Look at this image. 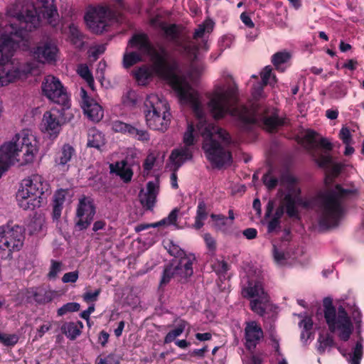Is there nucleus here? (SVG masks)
<instances>
[{
    "label": "nucleus",
    "mask_w": 364,
    "mask_h": 364,
    "mask_svg": "<svg viewBox=\"0 0 364 364\" xmlns=\"http://www.w3.org/2000/svg\"><path fill=\"white\" fill-rule=\"evenodd\" d=\"M178 209L174 208L168 215V217L162 219L161 220L158 222V225L159 226L167 225H173L176 223L177 218H178Z\"/></svg>",
    "instance_id": "3c124183"
},
{
    "label": "nucleus",
    "mask_w": 364,
    "mask_h": 364,
    "mask_svg": "<svg viewBox=\"0 0 364 364\" xmlns=\"http://www.w3.org/2000/svg\"><path fill=\"white\" fill-rule=\"evenodd\" d=\"M132 47L137 48L141 53L149 54L152 65L151 67L143 66L135 73L136 80L145 84L154 74L166 80L177 93L180 102L191 106L199 122L197 129L204 139L203 149L207 159L213 166L220 168L230 165L231 154L217 141L220 139L224 145L230 143L229 134L222 128L208 123L204 119V111L198 93L189 85L186 77L177 75L175 65L168 61V53L162 46L154 48L145 34H135L129 40Z\"/></svg>",
    "instance_id": "f257e3e1"
},
{
    "label": "nucleus",
    "mask_w": 364,
    "mask_h": 364,
    "mask_svg": "<svg viewBox=\"0 0 364 364\" xmlns=\"http://www.w3.org/2000/svg\"><path fill=\"white\" fill-rule=\"evenodd\" d=\"M176 328L170 331L164 338L165 343L173 342L176 338L181 336L188 325V322L183 319H177L175 321Z\"/></svg>",
    "instance_id": "c85d7f7f"
},
{
    "label": "nucleus",
    "mask_w": 364,
    "mask_h": 364,
    "mask_svg": "<svg viewBox=\"0 0 364 364\" xmlns=\"http://www.w3.org/2000/svg\"><path fill=\"white\" fill-rule=\"evenodd\" d=\"M79 277L77 271L70 272L65 273L62 277V282L63 283H75Z\"/></svg>",
    "instance_id": "4d7b16f0"
},
{
    "label": "nucleus",
    "mask_w": 364,
    "mask_h": 364,
    "mask_svg": "<svg viewBox=\"0 0 364 364\" xmlns=\"http://www.w3.org/2000/svg\"><path fill=\"white\" fill-rule=\"evenodd\" d=\"M263 337V330L257 321H251L245 322L244 339L245 346L248 350L253 351Z\"/></svg>",
    "instance_id": "dca6fc26"
},
{
    "label": "nucleus",
    "mask_w": 364,
    "mask_h": 364,
    "mask_svg": "<svg viewBox=\"0 0 364 364\" xmlns=\"http://www.w3.org/2000/svg\"><path fill=\"white\" fill-rule=\"evenodd\" d=\"M213 28V23L211 21H205L203 24L198 26L196 29L193 38L198 39L202 38L205 32H210Z\"/></svg>",
    "instance_id": "e433bc0d"
},
{
    "label": "nucleus",
    "mask_w": 364,
    "mask_h": 364,
    "mask_svg": "<svg viewBox=\"0 0 364 364\" xmlns=\"http://www.w3.org/2000/svg\"><path fill=\"white\" fill-rule=\"evenodd\" d=\"M183 51L192 59L193 62L191 65V70L189 73L190 77L194 78L196 76L201 74L205 67L203 64H198L194 62L197 60L198 46L193 41H188L181 45Z\"/></svg>",
    "instance_id": "aec40b11"
},
{
    "label": "nucleus",
    "mask_w": 364,
    "mask_h": 364,
    "mask_svg": "<svg viewBox=\"0 0 364 364\" xmlns=\"http://www.w3.org/2000/svg\"><path fill=\"white\" fill-rule=\"evenodd\" d=\"M318 165L321 167H326L332 163V159L329 155H321L317 160Z\"/></svg>",
    "instance_id": "338daca9"
},
{
    "label": "nucleus",
    "mask_w": 364,
    "mask_h": 364,
    "mask_svg": "<svg viewBox=\"0 0 364 364\" xmlns=\"http://www.w3.org/2000/svg\"><path fill=\"white\" fill-rule=\"evenodd\" d=\"M363 355V346L360 341L356 343L353 354L350 355L351 364H359Z\"/></svg>",
    "instance_id": "de8ad7c7"
},
{
    "label": "nucleus",
    "mask_w": 364,
    "mask_h": 364,
    "mask_svg": "<svg viewBox=\"0 0 364 364\" xmlns=\"http://www.w3.org/2000/svg\"><path fill=\"white\" fill-rule=\"evenodd\" d=\"M42 91L43 95L50 101L69 108L68 94L58 77L53 75L46 76L42 82Z\"/></svg>",
    "instance_id": "1a4fd4ad"
},
{
    "label": "nucleus",
    "mask_w": 364,
    "mask_h": 364,
    "mask_svg": "<svg viewBox=\"0 0 364 364\" xmlns=\"http://www.w3.org/2000/svg\"><path fill=\"white\" fill-rule=\"evenodd\" d=\"M192 154L190 149L187 146H183L179 149H173L170 155V161L174 166L173 170L177 171L179 167L186 161L191 159Z\"/></svg>",
    "instance_id": "5701e85b"
},
{
    "label": "nucleus",
    "mask_w": 364,
    "mask_h": 364,
    "mask_svg": "<svg viewBox=\"0 0 364 364\" xmlns=\"http://www.w3.org/2000/svg\"><path fill=\"white\" fill-rule=\"evenodd\" d=\"M195 260L196 257L193 254H188V257H184L182 259H173L171 264L173 267L176 277L181 280L183 279H186L192 276L193 274L192 266Z\"/></svg>",
    "instance_id": "a211bd4d"
},
{
    "label": "nucleus",
    "mask_w": 364,
    "mask_h": 364,
    "mask_svg": "<svg viewBox=\"0 0 364 364\" xmlns=\"http://www.w3.org/2000/svg\"><path fill=\"white\" fill-rule=\"evenodd\" d=\"M129 46L131 48H133L132 46H130L129 43ZM134 48H136L137 50V51L126 53L124 55L123 64L125 68H129V67L132 66L133 65H134L135 63L141 61L142 60L143 55H149V54L141 53L137 48H136V47H134Z\"/></svg>",
    "instance_id": "2f4dec72"
},
{
    "label": "nucleus",
    "mask_w": 364,
    "mask_h": 364,
    "mask_svg": "<svg viewBox=\"0 0 364 364\" xmlns=\"http://www.w3.org/2000/svg\"><path fill=\"white\" fill-rule=\"evenodd\" d=\"M69 29L70 33V38L71 42L76 47H82L83 45L82 36L77 26H75L74 24H72L70 26Z\"/></svg>",
    "instance_id": "473e14b6"
},
{
    "label": "nucleus",
    "mask_w": 364,
    "mask_h": 364,
    "mask_svg": "<svg viewBox=\"0 0 364 364\" xmlns=\"http://www.w3.org/2000/svg\"><path fill=\"white\" fill-rule=\"evenodd\" d=\"M80 305L76 302H70L64 304L58 310V315L59 316H63L68 312L77 311L80 309Z\"/></svg>",
    "instance_id": "49530a36"
},
{
    "label": "nucleus",
    "mask_w": 364,
    "mask_h": 364,
    "mask_svg": "<svg viewBox=\"0 0 364 364\" xmlns=\"http://www.w3.org/2000/svg\"><path fill=\"white\" fill-rule=\"evenodd\" d=\"M45 224V217L41 213H35L28 224V230L30 234L40 232Z\"/></svg>",
    "instance_id": "7c9ffc66"
},
{
    "label": "nucleus",
    "mask_w": 364,
    "mask_h": 364,
    "mask_svg": "<svg viewBox=\"0 0 364 364\" xmlns=\"http://www.w3.org/2000/svg\"><path fill=\"white\" fill-rule=\"evenodd\" d=\"M43 17L48 22L55 26L58 21V13L54 4V0H41Z\"/></svg>",
    "instance_id": "b1692460"
},
{
    "label": "nucleus",
    "mask_w": 364,
    "mask_h": 364,
    "mask_svg": "<svg viewBox=\"0 0 364 364\" xmlns=\"http://www.w3.org/2000/svg\"><path fill=\"white\" fill-rule=\"evenodd\" d=\"M339 138L344 144H352L353 139L350 129L346 127H343L339 132Z\"/></svg>",
    "instance_id": "6e6d98bb"
},
{
    "label": "nucleus",
    "mask_w": 364,
    "mask_h": 364,
    "mask_svg": "<svg viewBox=\"0 0 364 364\" xmlns=\"http://www.w3.org/2000/svg\"><path fill=\"white\" fill-rule=\"evenodd\" d=\"M144 106L147 125L154 130H166L171 117L166 100L157 95L151 94L146 97Z\"/></svg>",
    "instance_id": "0eeeda50"
},
{
    "label": "nucleus",
    "mask_w": 364,
    "mask_h": 364,
    "mask_svg": "<svg viewBox=\"0 0 364 364\" xmlns=\"http://www.w3.org/2000/svg\"><path fill=\"white\" fill-rule=\"evenodd\" d=\"M49 183L39 174H33L24 178L16 193V200L23 210H33L40 207L42 196L49 191Z\"/></svg>",
    "instance_id": "39448f33"
},
{
    "label": "nucleus",
    "mask_w": 364,
    "mask_h": 364,
    "mask_svg": "<svg viewBox=\"0 0 364 364\" xmlns=\"http://www.w3.org/2000/svg\"><path fill=\"white\" fill-rule=\"evenodd\" d=\"M74 154V148L68 144H65L58 152L55 159V163L56 165L63 166L71 160Z\"/></svg>",
    "instance_id": "393cba45"
},
{
    "label": "nucleus",
    "mask_w": 364,
    "mask_h": 364,
    "mask_svg": "<svg viewBox=\"0 0 364 364\" xmlns=\"http://www.w3.org/2000/svg\"><path fill=\"white\" fill-rule=\"evenodd\" d=\"M287 173H284V174H287ZM284 175L282 174L281 176ZM281 178L280 177L279 180H278L277 178L272 176L269 173H266L262 177V181L264 184L267 186V188L269 190L274 188L278 184H279L281 186Z\"/></svg>",
    "instance_id": "c03bdc74"
},
{
    "label": "nucleus",
    "mask_w": 364,
    "mask_h": 364,
    "mask_svg": "<svg viewBox=\"0 0 364 364\" xmlns=\"http://www.w3.org/2000/svg\"><path fill=\"white\" fill-rule=\"evenodd\" d=\"M237 87H230L227 90L220 88L212 95L208 108L215 119L223 118L227 113L237 117L245 124L257 123L255 114L247 107L239 105L233 107L237 100Z\"/></svg>",
    "instance_id": "20e7f679"
},
{
    "label": "nucleus",
    "mask_w": 364,
    "mask_h": 364,
    "mask_svg": "<svg viewBox=\"0 0 364 364\" xmlns=\"http://www.w3.org/2000/svg\"><path fill=\"white\" fill-rule=\"evenodd\" d=\"M161 28L167 38L171 41L176 39L178 36V31L175 24L166 25V23H161Z\"/></svg>",
    "instance_id": "ea45409f"
},
{
    "label": "nucleus",
    "mask_w": 364,
    "mask_h": 364,
    "mask_svg": "<svg viewBox=\"0 0 364 364\" xmlns=\"http://www.w3.org/2000/svg\"><path fill=\"white\" fill-rule=\"evenodd\" d=\"M303 140L306 147L309 150L315 149L318 144L328 151L333 149L332 144L326 138H318V134L312 130L306 132Z\"/></svg>",
    "instance_id": "412c9836"
},
{
    "label": "nucleus",
    "mask_w": 364,
    "mask_h": 364,
    "mask_svg": "<svg viewBox=\"0 0 364 364\" xmlns=\"http://www.w3.org/2000/svg\"><path fill=\"white\" fill-rule=\"evenodd\" d=\"M32 296L35 301L39 304H45L50 302L55 296V292L44 289H36L33 291Z\"/></svg>",
    "instance_id": "cd10ccee"
},
{
    "label": "nucleus",
    "mask_w": 364,
    "mask_h": 364,
    "mask_svg": "<svg viewBox=\"0 0 364 364\" xmlns=\"http://www.w3.org/2000/svg\"><path fill=\"white\" fill-rule=\"evenodd\" d=\"M263 124L269 130L282 124V121L277 116L272 115L263 119Z\"/></svg>",
    "instance_id": "8fccbe9b"
},
{
    "label": "nucleus",
    "mask_w": 364,
    "mask_h": 364,
    "mask_svg": "<svg viewBox=\"0 0 364 364\" xmlns=\"http://www.w3.org/2000/svg\"><path fill=\"white\" fill-rule=\"evenodd\" d=\"M82 328V323L81 322H66L64 323L61 326L62 332L70 339L74 340L78 336Z\"/></svg>",
    "instance_id": "bb28decb"
},
{
    "label": "nucleus",
    "mask_w": 364,
    "mask_h": 364,
    "mask_svg": "<svg viewBox=\"0 0 364 364\" xmlns=\"http://www.w3.org/2000/svg\"><path fill=\"white\" fill-rule=\"evenodd\" d=\"M129 134L139 141H149V134L144 129H139L131 125L129 129Z\"/></svg>",
    "instance_id": "a19ab883"
},
{
    "label": "nucleus",
    "mask_w": 364,
    "mask_h": 364,
    "mask_svg": "<svg viewBox=\"0 0 364 364\" xmlns=\"http://www.w3.org/2000/svg\"><path fill=\"white\" fill-rule=\"evenodd\" d=\"M112 16L109 7L101 6L89 10L85 16V21L93 33H101L107 26V20Z\"/></svg>",
    "instance_id": "f8f14e48"
},
{
    "label": "nucleus",
    "mask_w": 364,
    "mask_h": 364,
    "mask_svg": "<svg viewBox=\"0 0 364 364\" xmlns=\"http://www.w3.org/2000/svg\"><path fill=\"white\" fill-rule=\"evenodd\" d=\"M272 68L270 66H266L261 72L260 75L262 78V83L267 85L268 83L270 85L277 82V78L274 75H272Z\"/></svg>",
    "instance_id": "4c0bfd02"
},
{
    "label": "nucleus",
    "mask_w": 364,
    "mask_h": 364,
    "mask_svg": "<svg viewBox=\"0 0 364 364\" xmlns=\"http://www.w3.org/2000/svg\"><path fill=\"white\" fill-rule=\"evenodd\" d=\"M38 141L31 131L23 129L0 146V177L16 162L26 165L33 161Z\"/></svg>",
    "instance_id": "7ed1b4c3"
},
{
    "label": "nucleus",
    "mask_w": 364,
    "mask_h": 364,
    "mask_svg": "<svg viewBox=\"0 0 364 364\" xmlns=\"http://www.w3.org/2000/svg\"><path fill=\"white\" fill-rule=\"evenodd\" d=\"M291 55L288 52H278L272 56V62L276 69L279 70L281 65L287 62Z\"/></svg>",
    "instance_id": "c9c22d12"
},
{
    "label": "nucleus",
    "mask_w": 364,
    "mask_h": 364,
    "mask_svg": "<svg viewBox=\"0 0 364 364\" xmlns=\"http://www.w3.org/2000/svg\"><path fill=\"white\" fill-rule=\"evenodd\" d=\"M166 249L168 253L174 257V259H182L184 257H188V254H186L178 245L174 244L173 242H170L167 246Z\"/></svg>",
    "instance_id": "f704fd0d"
},
{
    "label": "nucleus",
    "mask_w": 364,
    "mask_h": 364,
    "mask_svg": "<svg viewBox=\"0 0 364 364\" xmlns=\"http://www.w3.org/2000/svg\"><path fill=\"white\" fill-rule=\"evenodd\" d=\"M105 144V136L95 129L89 130L87 136V146L100 149Z\"/></svg>",
    "instance_id": "a878e982"
},
{
    "label": "nucleus",
    "mask_w": 364,
    "mask_h": 364,
    "mask_svg": "<svg viewBox=\"0 0 364 364\" xmlns=\"http://www.w3.org/2000/svg\"><path fill=\"white\" fill-rule=\"evenodd\" d=\"M194 127L192 124H188L187 130L183 135V142L186 144L185 146L193 145L194 143Z\"/></svg>",
    "instance_id": "864d4df0"
},
{
    "label": "nucleus",
    "mask_w": 364,
    "mask_h": 364,
    "mask_svg": "<svg viewBox=\"0 0 364 364\" xmlns=\"http://www.w3.org/2000/svg\"><path fill=\"white\" fill-rule=\"evenodd\" d=\"M63 264L60 261L52 259L50 261V267L48 273V277L50 279H55L58 274L63 270Z\"/></svg>",
    "instance_id": "79ce46f5"
},
{
    "label": "nucleus",
    "mask_w": 364,
    "mask_h": 364,
    "mask_svg": "<svg viewBox=\"0 0 364 364\" xmlns=\"http://www.w3.org/2000/svg\"><path fill=\"white\" fill-rule=\"evenodd\" d=\"M24 238V228L22 226L8 224L0 227V243L14 252L21 249Z\"/></svg>",
    "instance_id": "ddd939ff"
},
{
    "label": "nucleus",
    "mask_w": 364,
    "mask_h": 364,
    "mask_svg": "<svg viewBox=\"0 0 364 364\" xmlns=\"http://www.w3.org/2000/svg\"><path fill=\"white\" fill-rule=\"evenodd\" d=\"M100 292V289H97L93 292L87 291L82 295L83 300L86 302L95 301L97 299Z\"/></svg>",
    "instance_id": "bf43d9fd"
},
{
    "label": "nucleus",
    "mask_w": 364,
    "mask_h": 364,
    "mask_svg": "<svg viewBox=\"0 0 364 364\" xmlns=\"http://www.w3.org/2000/svg\"><path fill=\"white\" fill-rule=\"evenodd\" d=\"M14 251L7 246H4L3 243H0V258L2 259H10L12 257Z\"/></svg>",
    "instance_id": "0e129e2a"
},
{
    "label": "nucleus",
    "mask_w": 364,
    "mask_h": 364,
    "mask_svg": "<svg viewBox=\"0 0 364 364\" xmlns=\"http://www.w3.org/2000/svg\"><path fill=\"white\" fill-rule=\"evenodd\" d=\"M242 295L245 298L252 299L250 304V309L260 316L264 315L270 306L269 296L259 280L249 281L247 286L242 289Z\"/></svg>",
    "instance_id": "6e6552de"
},
{
    "label": "nucleus",
    "mask_w": 364,
    "mask_h": 364,
    "mask_svg": "<svg viewBox=\"0 0 364 364\" xmlns=\"http://www.w3.org/2000/svg\"><path fill=\"white\" fill-rule=\"evenodd\" d=\"M95 214V208L92 200L89 197H82L79 200L77 208L78 220L76 225L80 229H86L93 220Z\"/></svg>",
    "instance_id": "4468645a"
},
{
    "label": "nucleus",
    "mask_w": 364,
    "mask_h": 364,
    "mask_svg": "<svg viewBox=\"0 0 364 364\" xmlns=\"http://www.w3.org/2000/svg\"><path fill=\"white\" fill-rule=\"evenodd\" d=\"M265 85L261 83H257L255 85L252 89V96L255 99H258L262 96L263 93V87Z\"/></svg>",
    "instance_id": "774afa93"
},
{
    "label": "nucleus",
    "mask_w": 364,
    "mask_h": 364,
    "mask_svg": "<svg viewBox=\"0 0 364 364\" xmlns=\"http://www.w3.org/2000/svg\"><path fill=\"white\" fill-rule=\"evenodd\" d=\"M158 193L159 186L157 183L149 181L146 184V191L141 189L139 193V201L143 208L151 210L156 202Z\"/></svg>",
    "instance_id": "6ab92c4d"
},
{
    "label": "nucleus",
    "mask_w": 364,
    "mask_h": 364,
    "mask_svg": "<svg viewBox=\"0 0 364 364\" xmlns=\"http://www.w3.org/2000/svg\"><path fill=\"white\" fill-rule=\"evenodd\" d=\"M109 168L111 173H115L119 176L124 183L131 181L133 176V171L127 161L122 160L110 164Z\"/></svg>",
    "instance_id": "4be33fe9"
},
{
    "label": "nucleus",
    "mask_w": 364,
    "mask_h": 364,
    "mask_svg": "<svg viewBox=\"0 0 364 364\" xmlns=\"http://www.w3.org/2000/svg\"><path fill=\"white\" fill-rule=\"evenodd\" d=\"M18 341V337L15 334L0 333V342L5 346H14Z\"/></svg>",
    "instance_id": "603ef678"
},
{
    "label": "nucleus",
    "mask_w": 364,
    "mask_h": 364,
    "mask_svg": "<svg viewBox=\"0 0 364 364\" xmlns=\"http://www.w3.org/2000/svg\"><path fill=\"white\" fill-rule=\"evenodd\" d=\"M357 193L355 188H343L341 185L319 193L315 201L319 228L326 230L337 227L344 212L343 200Z\"/></svg>",
    "instance_id": "f03ea898"
},
{
    "label": "nucleus",
    "mask_w": 364,
    "mask_h": 364,
    "mask_svg": "<svg viewBox=\"0 0 364 364\" xmlns=\"http://www.w3.org/2000/svg\"><path fill=\"white\" fill-rule=\"evenodd\" d=\"M210 217L214 221H215L216 226L219 229H222L223 226L227 225L228 218L225 215L212 214Z\"/></svg>",
    "instance_id": "680f3d73"
},
{
    "label": "nucleus",
    "mask_w": 364,
    "mask_h": 364,
    "mask_svg": "<svg viewBox=\"0 0 364 364\" xmlns=\"http://www.w3.org/2000/svg\"><path fill=\"white\" fill-rule=\"evenodd\" d=\"M174 277H176L175 271L173 267L170 263L169 264L165 267L163 271L161 279L159 283V287H161L163 286L166 285Z\"/></svg>",
    "instance_id": "72a5a7b5"
},
{
    "label": "nucleus",
    "mask_w": 364,
    "mask_h": 364,
    "mask_svg": "<svg viewBox=\"0 0 364 364\" xmlns=\"http://www.w3.org/2000/svg\"><path fill=\"white\" fill-rule=\"evenodd\" d=\"M105 51V45H99L93 47L90 52V57H92L94 60H96L99 56Z\"/></svg>",
    "instance_id": "13d9d810"
},
{
    "label": "nucleus",
    "mask_w": 364,
    "mask_h": 364,
    "mask_svg": "<svg viewBox=\"0 0 364 364\" xmlns=\"http://www.w3.org/2000/svg\"><path fill=\"white\" fill-rule=\"evenodd\" d=\"M111 127L114 132L129 134V129L131 127V125L119 120H115L112 122Z\"/></svg>",
    "instance_id": "09e8293b"
},
{
    "label": "nucleus",
    "mask_w": 364,
    "mask_h": 364,
    "mask_svg": "<svg viewBox=\"0 0 364 364\" xmlns=\"http://www.w3.org/2000/svg\"><path fill=\"white\" fill-rule=\"evenodd\" d=\"M58 49L55 43L48 38L41 41L32 51L33 56L40 63H52L56 60Z\"/></svg>",
    "instance_id": "2eb2a0df"
},
{
    "label": "nucleus",
    "mask_w": 364,
    "mask_h": 364,
    "mask_svg": "<svg viewBox=\"0 0 364 364\" xmlns=\"http://www.w3.org/2000/svg\"><path fill=\"white\" fill-rule=\"evenodd\" d=\"M206 204L203 200H200L198 203L196 211V215L195 218V223L193 227L196 229H200L204 225V220L208 218V212L206 210Z\"/></svg>",
    "instance_id": "c756f323"
},
{
    "label": "nucleus",
    "mask_w": 364,
    "mask_h": 364,
    "mask_svg": "<svg viewBox=\"0 0 364 364\" xmlns=\"http://www.w3.org/2000/svg\"><path fill=\"white\" fill-rule=\"evenodd\" d=\"M68 193L69 191L68 189L58 190L53 196V203L63 205L66 196L68 195Z\"/></svg>",
    "instance_id": "5fc2aeb1"
},
{
    "label": "nucleus",
    "mask_w": 364,
    "mask_h": 364,
    "mask_svg": "<svg viewBox=\"0 0 364 364\" xmlns=\"http://www.w3.org/2000/svg\"><path fill=\"white\" fill-rule=\"evenodd\" d=\"M65 122V109L53 108L43 114L41 129L50 139H55Z\"/></svg>",
    "instance_id": "9b49d317"
},
{
    "label": "nucleus",
    "mask_w": 364,
    "mask_h": 364,
    "mask_svg": "<svg viewBox=\"0 0 364 364\" xmlns=\"http://www.w3.org/2000/svg\"><path fill=\"white\" fill-rule=\"evenodd\" d=\"M323 314L331 332H338L339 338L346 341L353 332V323L343 306L336 309L331 298L323 299Z\"/></svg>",
    "instance_id": "423d86ee"
},
{
    "label": "nucleus",
    "mask_w": 364,
    "mask_h": 364,
    "mask_svg": "<svg viewBox=\"0 0 364 364\" xmlns=\"http://www.w3.org/2000/svg\"><path fill=\"white\" fill-rule=\"evenodd\" d=\"M82 97L81 107L84 114L93 122H99L104 115L102 107L93 99L90 98L87 92L82 88L80 91Z\"/></svg>",
    "instance_id": "f3484780"
},
{
    "label": "nucleus",
    "mask_w": 364,
    "mask_h": 364,
    "mask_svg": "<svg viewBox=\"0 0 364 364\" xmlns=\"http://www.w3.org/2000/svg\"><path fill=\"white\" fill-rule=\"evenodd\" d=\"M77 72L90 87L92 86L94 80L92 73L86 65H80L77 68Z\"/></svg>",
    "instance_id": "37998d69"
},
{
    "label": "nucleus",
    "mask_w": 364,
    "mask_h": 364,
    "mask_svg": "<svg viewBox=\"0 0 364 364\" xmlns=\"http://www.w3.org/2000/svg\"><path fill=\"white\" fill-rule=\"evenodd\" d=\"M281 185L287 190L283 199V205L290 218L298 217L296 203L299 200L300 188L296 183V178L290 173L284 174L281 178Z\"/></svg>",
    "instance_id": "9d476101"
},
{
    "label": "nucleus",
    "mask_w": 364,
    "mask_h": 364,
    "mask_svg": "<svg viewBox=\"0 0 364 364\" xmlns=\"http://www.w3.org/2000/svg\"><path fill=\"white\" fill-rule=\"evenodd\" d=\"M299 317L302 318L301 321L299 322V326L300 328H303L304 331L301 332V338H304L305 333L308 335L309 331L312 328L313 326V321L311 317L307 316H303L301 314L298 315Z\"/></svg>",
    "instance_id": "a18cd8bd"
},
{
    "label": "nucleus",
    "mask_w": 364,
    "mask_h": 364,
    "mask_svg": "<svg viewBox=\"0 0 364 364\" xmlns=\"http://www.w3.org/2000/svg\"><path fill=\"white\" fill-rule=\"evenodd\" d=\"M203 239L205 242L208 248L211 251H214L216 248V242L215 239L210 235V234L205 233L203 235Z\"/></svg>",
    "instance_id": "69168bd1"
},
{
    "label": "nucleus",
    "mask_w": 364,
    "mask_h": 364,
    "mask_svg": "<svg viewBox=\"0 0 364 364\" xmlns=\"http://www.w3.org/2000/svg\"><path fill=\"white\" fill-rule=\"evenodd\" d=\"M270 339L272 341V346L275 350V357L277 360V364H287L286 359L283 357V355L281 353L279 350V340L277 338V336L274 334H271Z\"/></svg>",
    "instance_id": "58836bf2"
},
{
    "label": "nucleus",
    "mask_w": 364,
    "mask_h": 364,
    "mask_svg": "<svg viewBox=\"0 0 364 364\" xmlns=\"http://www.w3.org/2000/svg\"><path fill=\"white\" fill-rule=\"evenodd\" d=\"M319 345L318 346V350L320 353L324 352L326 348L331 347L333 345V340L329 338H323V340H321V338L318 339Z\"/></svg>",
    "instance_id": "052dcab7"
},
{
    "label": "nucleus",
    "mask_w": 364,
    "mask_h": 364,
    "mask_svg": "<svg viewBox=\"0 0 364 364\" xmlns=\"http://www.w3.org/2000/svg\"><path fill=\"white\" fill-rule=\"evenodd\" d=\"M52 206V218L54 220H58L60 218L63 205H60L58 203H53Z\"/></svg>",
    "instance_id": "e2e57ef3"
}]
</instances>
